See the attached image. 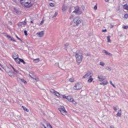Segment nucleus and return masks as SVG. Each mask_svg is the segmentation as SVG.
<instances>
[{"instance_id": "nucleus-1", "label": "nucleus", "mask_w": 128, "mask_h": 128, "mask_svg": "<svg viewBox=\"0 0 128 128\" xmlns=\"http://www.w3.org/2000/svg\"><path fill=\"white\" fill-rule=\"evenodd\" d=\"M20 2L22 5L24 6L26 8L30 7L32 5L31 3V0H20Z\"/></svg>"}, {"instance_id": "nucleus-2", "label": "nucleus", "mask_w": 128, "mask_h": 128, "mask_svg": "<svg viewBox=\"0 0 128 128\" xmlns=\"http://www.w3.org/2000/svg\"><path fill=\"white\" fill-rule=\"evenodd\" d=\"M75 56L77 62L80 63L82 61V54L80 52V51H77L75 54Z\"/></svg>"}, {"instance_id": "nucleus-3", "label": "nucleus", "mask_w": 128, "mask_h": 128, "mask_svg": "<svg viewBox=\"0 0 128 128\" xmlns=\"http://www.w3.org/2000/svg\"><path fill=\"white\" fill-rule=\"evenodd\" d=\"M81 22V20L79 17H77L74 18L72 22V24L74 26L78 25Z\"/></svg>"}, {"instance_id": "nucleus-4", "label": "nucleus", "mask_w": 128, "mask_h": 128, "mask_svg": "<svg viewBox=\"0 0 128 128\" xmlns=\"http://www.w3.org/2000/svg\"><path fill=\"white\" fill-rule=\"evenodd\" d=\"M74 8L75 9V10L73 11V12L78 14H80L82 13L81 10L78 6L75 7Z\"/></svg>"}, {"instance_id": "nucleus-5", "label": "nucleus", "mask_w": 128, "mask_h": 128, "mask_svg": "<svg viewBox=\"0 0 128 128\" xmlns=\"http://www.w3.org/2000/svg\"><path fill=\"white\" fill-rule=\"evenodd\" d=\"M6 69L7 70V71L6 70V73L8 74V75L12 78H14V76L13 75V72L12 70L8 67H7Z\"/></svg>"}, {"instance_id": "nucleus-6", "label": "nucleus", "mask_w": 128, "mask_h": 128, "mask_svg": "<svg viewBox=\"0 0 128 128\" xmlns=\"http://www.w3.org/2000/svg\"><path fill=\"white\" fill-rule=\"evenodd\" d=\"M58 109L60 111L61 113L63 115H65L67 112L63 106H61L60 108H58Z\"/></svg>"}, {"instance_id": "nucleus-7", "label": "nucleus", "mask_w": 128, "mask_h": 128, "mask_svg": "<svg viewBox=\"0 0 128 128\" xmlns=\"http://www.w3.org/2000/svg\"><path fill=\"white\" fill-rule=\"evenodd\" d=\"M82 87V86L81 84L77 83L73 87V89L74 90H80Z\"/></svg>"}, {"instance_id": "nucleus-8", "label": "nucleus", "mask_w": 128, "mask_h": 128, "mask_svg": "<svg viewBox=\"0 0 128 128\" xmlns=\"http://www.w3.org/2000/svg\"><path fill=\"white\" fill-rule=\"evenodd\" d=\"M36 35L39 37H42L43 36L44 34V32L41 31L36 34Z\"/></svg>"}, {"instance_id": "nucleus-9", "label": "nucleus", "mask_w": 128, "mask_h": 128, "mask_svg": "<svg viewBox=\"0 0 128 128\" xmlns=\"http://www.w3.org/2000/svg\"><path fill=\"white\" fill-rule=\"evenodd\" d=\"M50 92L52 93H54V94L56 95V96H60V94L59 93L55 91L53 89H51L50 90Z\"/></svg>"}, {"instance_id": "nucleus-10", "label": "nucleus", "mask_w": 128, "mask_h": 128, "mask_svg": "<svg viewBox=\"0 0 128 128\" xmlns=\"http://www.w3.org/2000/svg\"><path fill=\"white\" fill-rule=\"evenodd\" d=\"M67 99L70 102H73V103L74 104L75 102L74 101L72 98H71L70 96H68L67 97Z\"/></svg>"}, {"instance_id": "nucleus-11", "label": "nucleus", "mask_w": 128, "mask_h": 128, "mask_svg": "<svg viewBox=\"0 0 128 128\" xmlns=\"http://www.w3.org/2000/svg\"><path fill=\"white\" fill-rule=\"evenodd\" d=\"M69 44L68 43L66 44H65L64 45L65 48L67 50H70V46H69Z\"/></svg>"}, {"instance_id": "nucleus-12", "label": "nucleus", "mask_w": 128, "mask_h": 128, "mask_svg": "<svg viewBox=\"0 0 128 128\" xmlns=\"http://www.w3.org/2000/svg\"><path fill=\"white\" fill-rule=\"evenodd\" d=\"M91 74V73L90 72H88L84 76H83L82 77V78H86L88 76H91L90 74Z\"/></svg>"}, {"instance_id": "nucleus-13", "label": "nucleus", "mask_w": 128, "mask_h": 128, "mask_svg": "<svg viewBox=\"0 0 128 128\" xmlns=\"http://www.w3.org/2000/svg\"><path fill=\"white\" fill-rule=\"evenodd\" d=\"M18 58V57H17L15 58H14V60L17 64H20V60H19L18 59L17 60Z\"/></svg>"}, {"instance_id": "nucleus-14", "label": "nucleus", "mask_w": 128, "mask_h": 128, "mask_svg": "<svg viewBox=\"0 0 128 128\" xmlns=\"http://www.w3.org/2000/svg\"><path fill=\"white\" fill-rule=\"evenodd\" d=\"M98 78L99 79V81H102L104 80L103 76H98Z\"/></svg>"}, {"instance_id": "nucleus-15", "label": "nucleus", "mask_w": 128, "mask_h": 128, "mask_svg": "<svg viewBox=\"0 0 128 128\" xmlns=\"http://www.w3.org/2000/svg\"><path fill=\"white\" fill-rule=\"evenodd\" d=\"M13 11L14 13H16V14L19 13V11L18 10L16 9L15 8H14Z\"/></svg>"}, {"instance_id": "nucleus-16", "label": "nucleus", "mask_w": 128, "mask_h": 128, "mask_svg": "<svg viewBox=\"0 0 128 128\" xmlns=\"http://www.w3.org/2000/svg\"><path fill=\"white\" fill-rule=\"evenodd\" d=\"M67 9L66 6H62V10L63 11H65Z\"/></svg>"}, {"instance_id": "nucleus-17", "label": "nucleus", "mask_w": 128, "mask_h": 128, "mask_svg": "<svg viewBox=\"0 0 128 128\" xmlns=\"http://www.w3.org/2000/svg\"><path fill=\"white\" fill-rule=\"evenodd\" d=\"M92 76H90L89 79L88 80V82H91L93 80V78H91Z\"/></svg>"}, {"instance_id": "nucleus-18", "label": "nucleus", "mask_w": 128, "mask_h": 128, "mask_svg": "<svg viewBox=\"0 0 128 128\" xmlns=\"http://www.w3.org/2000/svg\"><path fill=\"white\" fill-rule=\"evenodd\" d=\"M124 8L126 10H128V5L126 4H125L123 6Z\"/></svg>"}, {"instance_id": "nucleus-19", "label": "nucleus", "mask_w": 128, "mask_h": 128, "mask_svg": "<svg viewBox=\"0 0 128 128\" xmlns=\"http://www.w3.org/2000/svg\"><path fill=\"white\" fill-rule=\"evenodd\" d=\"M17 56L18 57V55L17 53H16L15 52L13 53V58L14 59V58H15V57Z\"/></svg>"}, {"instance_id": "nucleus-20", "label": "nucleus", "mask_w": 128, "mask_h": 128, "mask_svg": "<svg viewBox=\"0 0 128 128\" xmlns=\"http://www.w3.org/2000/svg\"><path fill=\"white\" fill-rule=\"evenodd\" d=\"M18 59L20 60V62H22L23 64H26V63L24 62V61L23 59L20 58H19Z\"/></svg>"}, {"instance_id": "nucleus-21", "label": "nucleus", "mask_w": 128, "mask_h": 128, "mask_svg": "<svg viewBox=\"0 0 128 128\" xmlns=\"http://www.w3.org/2000/svg\"><path fill=\"white\" fill-rule=\"evenodd\" d=\"M108 83V82H107L106 81V82L104 81L102 82V83H100V84H103L104 85Z\"/></svg>"}, {"instance_id": "nucleus-22", "label": "nucleus", "mask_w": 128, "mask_h": 128, "mask_svg": "<svg viewBox=\"0 0 128 128\" xmlns=\"http://www.w3.org/2000/svg\"><path fill=\"white\" fill-rule=\"evenodd\" d=\"M33 61L35 62L38 63L39 61V59L38 58H36Z\"/></svg>"}, {"instance_id": "nucleus-23", "label": "nucleus", "mask_w": 128, "mask_h": 128, "mask_svg": "<svg viewBox=\"0 0 128 128\" xmlns=\"http://www.w3.org/2000/svg\"><path fill=\"white\" fill-rule=\"evenodd\" d=\"M22 107L23 108L24 110L26 111L27 112H28L29 110L27 108H25V107H24V106H22Z\"/></svg>"}, {"instance_id": "nucleus-24", "label": "nucleus", "mask_w": 128, "mask_h": 128, "mask_svg": "<svg viewBox=\"0 0 128 128\" xmlns=\"http://www.w3.org/2000/svg\"><path fill=\"white\" fill-rule=\"evenodd\" d=\"M20 79L21 80L22 82H23L24 83V84H26V81L24 80L23 79H21L20 78Z\"/></svg>"}, {"instance_id": "nucleus-25", "label": "nucleus", "mask_w": 128, "mask_h": 128, "mask_svg": "<svg viewBox=\"0 0 128 128\" xmlns=\"http://www.w3.org/2000/svg\"><path fill=\"white\" fill-rule=\"evenodd\" d=\"M80 10H81L82 12L83 10H84V6H82L80 8Z\"/></svg>"}, {"instance_id": "nucleus-26", "label": "nucleus", "mask_w": 128, "mask_h": 128, "mask_svg": "<svg viewBox=\"0 0 128 128\" xmlns=\"http://www.w3.org/2000/svg\"><path fill=\"white\" fill-rule=\"evenodd\" d=\"M110 36H107V40H108L107 42H110Z\"/></svg>"}, {"instance_id": "nucleus-27", "label": "nucleus", "mask_w": 128, "mask_h": 128, "mask_svg": "<svg viewBox=\"0 0 128 128\" xmlns=\"http://www.w3.org/2000/svg\"><path fill=\"white\" fill-rule=\"evenodd\" d=\"M106 54L107 55H108L110 56H112V54H111L110 53H109L107 51H106Z\"/></svg>"}, {"instance_id": "nucleus-28", "label": "nucleus", "mask_w": 128, "mask_h": 128, "mask_svg": "<svg viewBox=\"0 0 128 128\" xmlns=\"http://www.w3.org/2000/svg\"><path fill=\"white\" fill-rule=\"evenodd\" d=\"M33 78L35 79L36 82L38 81L39 80V79L38 78H36V77L34 76H33Z\"/></svg>"}, {"instance_id": "nucleus-29", "label": "nucleus", "mask_w": 128, "mask_h": 128, "mask_svg": "<svg viewBox=\"0 0 128 128\" xmlns=\"http://www.w3.org/2000/svg\"><path fill=\"white\" fill-rule=\"evenodd\" d=\"M74 81V79L73 78H71L69 79V81L71 82H73Z\"/></svg>"}, {"instance_id": "nucleus-30", "label": "nucleus", "mask_w": 128, "mask_h": 128, "mask_svg": "<svg viewBox=\"0 0 128 128\" xmlns=\"http://www.w3.org/2000/svg\"><path fill=\"white\" fill-rule=\"evenodd\" d=\"M122 28L124 29H127L128 28V26H126L124 25L123 26Z\"/></svg>"}, {"instance_id": "nucleus-31", "label": "nucleus", "mask_w": 128, "mask_h": 128, "mask_svg": "<svg viewBox=\"0 0 128 128\" xmlns=\"http://www.w3.org/2000/svg\"><path fill=\"white\" fill-rule=\"evenodd\" d=\"M7 37L8 38V39H10V40H12L13 38H12L11 36H9L8 35L7 36Z\"/></svg>"}, {"instance_id": "nucleus-32", "label": "nucleus", "mask_w": 128, "mask_h": 128, "mask_svg": "<svg viewBox=\"0 0 128 128\" xmlns=\"http://www.w3.org/2000/svg\"><path fill=\"white\" fill-rule=\"evenodd\" d=\"M116 115L118 116H120L121 115V113L120 112L119 113V112H118L117 113Z\"/></svg>"}, {"instance_id": "nucleus-33", "label": "nucleus", "mask_w": 128, "mask_h": 128, "mask_svg": "<svg viewBox=\"0 0 128 128\" xmlns=\"http://www.w3.org/2000/svg\"><path fill=\"white\" fill-rule=\"evenodd\" d=\"M110 84H111L115 88H116V87L114 85V84H112V81H110Z\"/></svg>"}, {"instance_id": "nucleus-34", "label": "nucleus", "mask_w": 128, "mask_h": 128, "mask_svg": "<svg viewBox=\"0 0 128 128\" xmlns=\"http://www.w3.org/2000/svg\"><path fill=\"white\" fill-rule=\"evenodd\" d=\"M57 14L58 13L56 12H55L54 13V15L52 17L53 18L56 17Z\"/></svg>"}, {"instance_id": "nucleus-35", "label": "nucleus", "mask_w": 128, "mask_h": 128, "mask_svg": "<svg viewBox=\"0 0 128 128\" xmlns=\"http://www.w3.org/2000/svg\"><path fill=\"white\" fill-rule=\"evenodd\" d=\"M124 17L125 18L127 19L128 18V15L127 14H125L124 15Z\"/></svg>"}, {"instance_id": "nucleus-36", "label": "nucleus", "mask_w": 128, "mask_h": 128, "mask_svg": "<svg viewBox=\"0 0 128 128\" xmlns=\"http://www.w3.org/2000/svg\"><path fill=\"white\" fill-rule=\"evenodd\" d=\"M24 34L25 35H26V36H27L28 35V34L27 33V32L26 30H24Z\"/></svg>"}, {"instance_id": "nucleus-37", "label": "nucleus", "mask_w": 128, "mask_h": 128, "mask_svg": "<svg viewBox=\"0 0 128 128\" xmlns=\"http://www.w3.org/2000/svg\"><path fill=\"white\" fill-rule=\"evenodd\" d=\"M55 65L56 66H58L59 67V65H58V62L56 63L55 64Z\"/></svg>"}, {"instance_id": "nucleus-38", "label": "nucleus", "mask_w": 128, "mask_h": 128, "mask_svg": "<svg viewBox=\"0 0 128 128\" xmlns=\"http://www.w3.org/2000/svg\"><path fill=\"white\" fill-rule=\"evenodd\" d=\"M14 70L15 72H16L18 74H19V72L18 71L16 70L15 69H14Z\"/></svg>"}, {"instance_id": "nucleus-39", "label": "nucleus", "mask_w": 128, "mask_h": 128, "mask_svg": "<svg viewBox=\"0 0 128 128\" xmlns=\"http://www.w3.org/2000/svg\"><path fill=\"white\" fill-rule=\"evenodd\" d=\"M68 96H66L64 95L62 96L63 98H66L67 99V97Z\"/></svg>"}, {"instance_id": "nucleus-40", "label": "nucleus", "mask_w": 128, "mask_h": 128, "mask_svg": "<svg viewBox=\"0 0 128 128\" xmlns=\"http://www.w3.org/2000/svg\"><path fill=\"white\" fill-rule=\"evenodd\" d=\"M104 64L102 62H100V65L102 66H104Z\"/></svg>"}, {"instance_id": "nucleus-41", "label": "nucleus", "mask_w": 128, "mask_h": 128, "mask_svg": "<svg viewBox=\"0 0 128 128\" xmlns=\"http://www.w3.org/2000/svg\"><path fill=\"white\" fill-rule=\"evenodd\" d=\"M106 68L107 70H111L110 68L108 67H106Z\"/></svg>"}, {"instance_id": "nucleus-42", "label": "nucleus", "mask_w": 128, "mask_h": 128, "mask_svg": "<svg viewBox=\"0 0 128 128\" xmlns=\"http://www.w3.org/2000/svg\"><path fill=\"white\" fill-rule=\"evenodd\" d=\"M16 38L19 40H20V41L21 42H22V40H21V39H20V38H19L16 35Z\"/></svg>"}, {"instance_id": "nucleus-43", "label": "nucleus", "mask_w": 128, "mask_h": 128, "mask_svg": "<svg viewBox=\"0 0 128 128\" xmlns=\"http://www.w3.org/2000/svg\"><path fill=\"white\" fill-rule=\"evenodd\" d=\"M106 51H107L105 50H102V52L103 53H105L106 54Z\"/></svg>"}, {"instance_id": "nucleus-44", "label": "nucleus", "mask_w": 128, "mask_h": 128, "mask_svg": "<svg viewBox=\"0 0 128 128\" xmlns=\"http://www.w3.org/2000/svg\"><path fill=\"white\" fill-rule=\"evenodd\" d=\"M54 4H52V3H50L49 5H50L51 6H54Z\"/></svg>"}, {"instance_id": "nucleus-45", "label": "nucleus", "mask_w": 128, "mask_h": 128, "mask_svg": "<svg viewBox=\"0 0 128 128\" xmlns=\"http://www.w3.org/2000/svg\"><path fill=\"white\" fill-rule=\"evenodd\" d=\"M97 9V6L96 5L94 7V10H96Z\"/></svg>"}, {"instance_id": "nucleus-46", "label": "nucleus", "mask_w": 128, "mask_h": 128, "mask_svg": "<svg viewBox=\"0 0 128 128\" xmlns=\"http://www.w3.org/2000/svg\"><path fill=\"white\" fill-rule=\"evenodd\" d=\"M48 126L50 127V128H53L52 127V126L50 124H49V125H48Z\"/></svg>"}, {"instance_id": "nucleus-47", "label": "nucleus", "mask_w": 128, "mask_h": 128, "mask_svg": "<svg viewBox=\"0 0 128 128\" xmlns=\"http://www.w3.org/2000/svg\"><path fill=\"white\" fill-rule=\"evenodd\" d=\"M113 108L114 110H115V111L116 110L117 108L116 107L114 106V107H113Z\"/></svg>"}, {"instance_id": "nucleus-48", "label": "nucleus", "mask_w": 128, "mask_h": 128, "mask_svg": "<svg viewBox=\"0 0 128 128\" xmlns=\"http://www.w3.org/2000/svg\"><path fill=\"white\" fill-rule=\"evenodd\" d=\"M106 30L105 29L104 30H102V32H106Z\"/></svg>"}, {"instance_id": "nucleus-49", "label": "nucleus", "mask_w": 128, "mask_h": 128, "mask_svg": "<svg viewBox=\"0 0 128 128\" xmlns=\"http://www.w3.org/2000/svg\"><path fill=\"white\" fill-rule=\"evenodd\" d=\"M44 22V20H42V21L40 23V24H42Z\"/></svg>"}, {"instance_id": "nucleus-50", "label": "nucleus", "mask_w": 128, "mask_h": 128, "mask_svg": "<svg viewBox=\"0 0 128 128\" xmlns=\"http://www.w3.org/2000/svg\"><path fill=\"white\" fill-rule=\"evenodd\" d=\"M110 128H115L113 126H110Z\"/></svg>"}, {"instance_id": "nucleus-51", "label": "nucleus", "mask_w": 128, "mask_h": 128, "mask_svg": "<svg viewBox=\"0 0 128 128\" xmlns=\"http://www.w3.org/2000/svg\"><path fill=\"white\" fill-rule=\"evenodd\" d=\"M73 8V7H71L70 8V12L71 11V10H72V8Z\"/></svg>"}, {"instance_id": "nucleus-52", "label": "nucleus", "mask_w": 128, "mask_h": 128, "mask_svg": "<svg viewBox=\"0 0 128 128\" xmlns=\"http://www.w3.org/2000/svg\"><path fill=\"white\" fill-rule=\"evenodd\" d=\"M26 22H23V24L24 25H26Z\"/></svg>"}, {"instance_id": "nucleus-53", "label": "nucleus", "mask_w": 128, "mask_h": 128, "mask_svg": "<svg viewBox=\"0 0 128 128\" xmlns=\"http://www.w3.org/2000/svg\"><path fill=\"white\" fill-rule=\"evenodd\" d=\"M10 66L12 67V68L13 70H14V69H15V68H14L12 65H10Z\"/></svg>"}, {"instance_id": "nucleus-54", "label": "nucleus", "mask_w": 128, "mask_h": 128, "mask_svg": "<svg viewBox=\"0 0 128 128\" xmlns=\"http://www.w3.org/2000/svg\"><path fill=\"white\" fill-rule=\"evenodd\" d=\"M29 75L31 77L33 78V77L34 76H33L32 75L30 74H29Z\"/></svg>"}, {"instance_id": "nucleus-55", "label": "nucleus", "mask_w": 128, "mask_h": 128, "mask_svg": "<svg viewBox=\"0 0 128 128\" xmlns=\"http://www.w3.org/2000/svg\"><path fill=\"white\" fill-rule=\"evenodd\" d=\"M69 58L68 57H67L66 58V60H68L69 59Z\"/></svg>"}, {"instance_id": "nucleus-56", "label": "nucleus", "mask_w": 128, "mask_h": 128, "mask_svg": "<svg viewBox=\"0 0 128 128\" xmlns=\"http://www.w3.org/2000/svg\"><path fill=\"white\" fill-rule=\"evenodd\" d=\"M13 1L14 2L16 3L17 2L16 0H13Z\"/></svg>"}, {"instance_id": "nucleus-57", "label": "nucleus", "mask_w": 128, "mask_h": 128, "mask_svg": "<svg viewBox=\"0 0 128 128\" xmlns=\"http://www.w3.org/2000/svg\"><path fill=\"white\" fill-rule=\"evenodd\" d=\"M90 56V54H87V56Z\"/></svg>"}, {"instance_id": "nucleus-58", "label": "nucleus", "mask_w": 128, "mask_h": 128, "mask_svg": "<svg viewBox=\"0 0 128 128\" xmlns=\"http://www.w3.org/2000/svg\"><path fill=\"white\" fill-rule=\"evenodd\" d=\"M108 0H105V1L106 2H108Z\"/></svg>"}, {"instance_id": "nucleus-59", "label": "nucleus", "mask_w": 128, "mask_h": 128, "mask_svg": "<svg viewBox=\"0 0 128 128\" xmlns=\"http://www.w3.org/2000/svg\"><path fill=\"white\" fill-rule=\"evenodd\" d=\"M12 40L13 41L16 42V40H14L13 38H12Z\"/></svg>"}, {"instance_id": "nucleus-60", "label": "nucleus", "mask_w": 128, "mask_h": 128, "mask_svg": "<svg viewBox=\"0 0 128 128\" xmlns=\"http://www.w3.org/2000/svg\"><path fill=\"white\" fill-rule=\"evenodd\" d=\"M114 26L113 25H112L110 27L111 28H112Z\"/></svg>"}, {"instance_id": "nucleus-61", "label": "nucleus", "mask_w": 128, "mask_h": 128, "mask_svg": "<svg viewBox=\"0 0 128 128\" xmlns=\"http://www.w3.org/2000/svg\"><path fill=\"white\" fill-rule=\"evenodd\" d=\"M120 112L121 113V109H120Z\"/></svg>"}, {"instance_id": "nucleus-62", "label": "nucleus", "mask_w": 128, "mask_h": 128, "mask_svg": "<svg viewBox=\"0 0 128 128\" xmlns=\"http://www.w3.org/2000/svg\"><path fill=\"white\" fill-rule=\"evenodd\" d=\"M42 126H44H44H45L44 125V124H42Z\"/></svg>"}, {"instance_id": "nucleus-63", "label": "nucleus", "mask_w": 128, "mask_h": 128, "mask_svg": "<svg viewBox=\"0 0 128 128\" xmlns=\"http://www.w3.org/2000/svg\"><path fill=\"white\" fill-rule=\"evenodd\" d=\"M30 22H31L32 23H33V22L32 21H31Z\"/></svg>"}, {"instance_id": "nucleus-64", "label": "nucleus", "mask_w": 128, "mask_h": 128, "mask_svg": "<svg viewBox=\"0 0 128 128\" xmlns=\"http://www.w3.org/2000/svg\"><path fill=\"white\" fill-rule=\"evenodd\" d=\"M44 128H46V127L45 126L44 127Z\"/></svg>"}]
</instances>
